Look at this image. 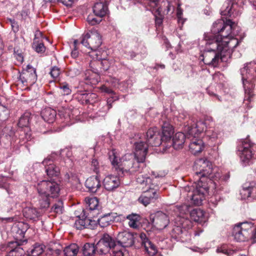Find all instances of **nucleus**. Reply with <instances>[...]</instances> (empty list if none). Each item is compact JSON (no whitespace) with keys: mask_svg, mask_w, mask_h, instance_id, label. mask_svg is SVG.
Returning a JSON list of instances; mask_svg holds the SVG:
<instances>
[{"mask_svg":"<svg viewBox=\"0 0 256 256\" xmlns=\"http://www.w3.org/2000/svg\"><path fill=\"white\" fill-rule=\"evenodd\" d=\"M212 120V118H207L205 120H200L197 122L196 124H194L190 126H188L186 128L188 131V138L190 137L196 138V133H200L204 131L206 132L208 130L207 124L208 121Z\"/></svg>","mask_w":256,"mask_h":256,"instance_id":"17","label":"nucleus"},{"mask_svg":"<svg viewBox=\"0 0 256 256\" xmlns=\"http://www.w3.org/2000/svg\"><path fill=\"white\" fill-rule=\"evenodd\" d=\"M63 208L62 201L58 200L52 206V210L56 214H61L62 212Z\"/></svg>","mask_w":256,"mask_h":256,"instance_id":"48","label":"nucleus"},{"mask_svg":"<svg viewBox=\"0 0 256 256\" xmlns=\"http://www.w3.org/2000/svg\"><path fill=\"white\" fill-rule=\"evenodd\" d=\"M44 252L42 246L39 244H35L29 250H27L28 256H39Z\"/></svg>","mask_w":256,"mask_h":256,"instance_id":"40","label":"nucleus"},{"mask_svg":"<svg viewBox=\"0 0 256 256\" xmlns=\"http://www.w3.org/2000/svg\"><path fill=\"white\" fill-rule=\"evenodd\" d=\"M61 90V94L64 96H68L71 94L72 90L68 84L66 83L62 84L60 86Z\"/></svg>","mask_w":256,"mask_h":256,"instance_id":"51","label":"nucleus"},{"mask_svg":"<svg viewBox=\"0 0 256 256\" xmlns=\"http://www.w3.org/2000/svg\"><path fill=\"white\" fill-rule=\"evenodd\" d=\"M45 166V171L50 178L58 177L60 174V169L50 158H46L42 162Z\"/></svg>","mask_w":256,"mask_h":256,"instance_id":"19","label":"nucleus"},{"mask_svg":"<svg viewBox=\"0 0 256 256\" xmlns=\"http://www.w3.org/2000/svg\"><path fill=\"white\" fill-rule=\"evenodd\" d=\"M254 224L251 222H244L235 225L233 228L232 235L237 242H244L250 238Z\"/></svg>","mask_w":256,"mask_h":256,"instance_id":"8","label":"nucleus"},{"mask_svg":"<svg viewBox=\"0 0 256 256\" xmlns=\"http://www.w3.org/2000/svg\"><path fill=\"white\" fill-rule=\"evenodd\" d=\"M10 114L8 109L0 104V124L8 119Z\"/></svg>","mask_w":256,"mask_h":256,"instance_id":"45","label":"nucleus"},{"mask_svg":"<svg viewBox=\"0 0 256 256\" xmlns=\"http://www.w3.org/2000/svg\"><path fill=\"white\" fill-rule=\"evenodd\" d=\"M96 246L97 252L103 254L108 252L112 248H114L116 244L114 240L108 234H105Z\"/></svg>","mask_w":256,"mask_h":256,"instance_id":"12","label":"nucleus"},{"mask_svg":"<svg viewBox=\"0 0 256 256\" xmlns=\"http://www.w3.org/2000/svg\"><path fill=\"white\" fill-rule=\"evenodd\" d=\"M38 204L41 208H47L50 204V198H56L59 195L60 188L54 180H43L37 185Z\"/></svg>","mask_w":256,"mask_h":256,"instance_id":"4","label":"nucleus"},{"mask_svg":"<svg viewBox=\"0 0 256 256\" xmlns=\"http://www.w3.org/2000/svg\"><path fill=\"white\" fill-rule=\"evenodd\" d=\"M192 228L191 222L188 220L182 221V226H174L171 232L172 238L182 242H186L190 239L188 230Z\"/></svg>","mask_w":256,"mask_h":256,"instance_id":"11","label":"nucleus"},{"mask_svg":"<svg viewBox=\"0 0 256 256\" xmlns=\"http://www.w3.org/2000/svg\"><path fill=\"white\" fill-rule=\"evenodd\" d=\"M91 166L93 171L94 172H96L97 174V175H98V173L100 172V165L96 158H94L92 159Z\"/></svg>","mask_w":256,"mask_h":256,"instance_id":"53","label":"nucleus"},{"mask_svg":"<svg viewBox=\"0 0 256 256\" xmlns=\"http://www.w3.org/2000/svg\"><path fill=\"white\" fill-rule=\"evenodd\" d=\"M60 2L66 6H70L73 4L74 0H60Z\"/></svg>","mask_w":256,"mask_h":256,"instance_id":"62","label":"nucleus"},{"mask_svg":"<svg viewBox=\"0 0 256 256\" xmlns=\"http://www.w3.org/2000/svg\"><path fill=\"white\" fill-rule=\"evenodd\" d=\"M118 242L123 247H130L134 244L133 234L129 232H120L117 236Z\"/></svg>","mask_w":256,"mask_h":256,"instance_id":"22","label":"nucleus"},{"mask_svg":"<svg viewBox=\"0 0 256 256\" xmlns=\"http://www.w3.org/2000/svg\"><path fill=\"white\" fill-rule=\"evenodd\" d=\"M10 22L11 26H12L13 30L14 32L18 31V26L16 22L14 20H10Z\"/></svg>","mask_w":256,"mask_h":256,"instance_id":"63","label":"nucleus"},{"mask_svg":"<svg viewBox=\"0 0 256 256\" xmlns=\"http://www.w3.org/2000/svg\"><path fill=\"white\" fill-rule=\"evenodd\" d=\"M85 186L90 192L93 193L96 192L101 186L99 175L92 176L87 178L85 182Z\"/></svg>","mask_w":256,"mask_h":256,"instance_id":"23","label":"nucleus"},{"mask_svg":"<svg viewBox=\"0 0 256 256\" xmlns=\"http://www.w3.org/2000/svg\"><path fill=\"white\" fill-rule=\"evenodd\" d=\"M56 114V110L50 108H47L42 111L41 116L45 122L52 123L55 120Z\"/></svg>","mask_w":256,"mask_h":256,"instance_id":"29","label":"nucleus"},{"mask_svg":"<svg viewBox=\"0 0 256 256\" xmlns=\"http://www.w3.org/2000/svg\"><path fill=\"white\" fill-rule=\"evenodd\" d=\"M20 245L22 244L17 241L9 242L8 246L12 249L6 256H22L24 252L23 248L20 246Z\"/></svg>","mask_w":256,"mask_h":256,"instance_id":"27","label":"nucleus"},{"mask_svg":"<svg viewBox=\"0 0 256 256\" xmlns=\"http://www.w3.org/2000/svg\"><path fill=\"white\" fill-rule=\"evenodd\" d=\"M139 237L141 240L142 246L144 248L145 251L150 256L154 255L157 252L156 248L148 238L146 234L140 233Z\"/></svg>","mask_w":256,"mask_h":256,"instance_id":"21","label":"nucleus"},{"mask_svg":"<svg viewBox=\"0 0 256 256\" xmlns=\"http://www.w3.org/2000/svg\"><path fill=\"white\" fill-rule=\"evenodd\" d=\"M48 249L54 256H58L62 253V250L56 246V248H50Z\"/></svg>","mask_w":256,"mask_h":256,"instance_id":"59","label":"nucleus"},{"mask_svg":"<svg viewBox=\"0 0 256 256\" xmlns=\"http://www.w3.org/2000/svg\"><path fill=\"white\" fill-rule=\"evenodd\" d=\"M188 138V136L187 134ZM192 139L190 140L189 144V148L190 152L194 154H196L201 152L204 148V144L200 139H196V138L192 137Z\"/></svg>","mask_w":256,"mask_h":256,"instance_id":"24","label":"nucleus"},{"mask_svg":"<svg viewBox=\"0 0 256 256\" xmlns=\"http://www.w3.org/2000/svg\"><path fill=\"white\" fill-rule=\"evenodd\" d=\"M145 138L138 136L130 142L133 144L134 154H126L118 159L112 152L110 156L112 165L115 168L119 175L127 174L134 175L144 172V166L148 144L144 141Z\"/></svg>","mask_w":256,"mask_h":256,"instance_id":"2","label":"nucleus"},{"mask_svg":"<svg viewBox=\"0 0 256 256\" xmlns=\"http://www.w3.org/2000/svg\"><path fill=\"white\" fill-rule=\"evenodd\" d=\"M195 171L194 180L197 182L202 180L204 182H206L208 180L212 183L211 178L213 177L212 174V164L204 158L196 160L193 166Z\"/></svg>","mask_w":256,"mask_h":256,"instance_id":"5","label":"nucleus"},{"mask_svg":"<svg viewBox=\"0 0 256 256\" xmlns=\"http://www.w3.org/2000/svg\"><path fill=\"white\" fill-rule=\"evenodd\" d=\"M30 114L28 112L24 113L20 118L18 125L20 130L28 128Z\"/></svg>","mask_w":256,"mask_h":256,"instance_id":"42","label":"nucleus"},{"mask_svg":"<svg viewBox=\"0 0 256 256\" xmlns=\"http://www.w3.org/2000/svg\"><path fill=\"white\" fill-rule=\"evenodd\" d=\"M86 228L94 230L96 227L98 222L97 220H92L89 218H86Z\"/></svg>","mask_w":256,"mask_h":256,"instance_id":"54","label":"nucleus"},{"mask_svg":"<svg viewBox=\"0 0 256 256\" xmlns=\"http://www.w3.org/2000/svg\"><path fill=\"white\" fill-rule=\"evenodd\" d=\"M80 43L93 51H96L102 44L101 36L98 30L92 29L82 35Z\"/></svg>","mask_w":256,"mask_h":256,"instance_id":"9","label":"nucleus"},{"mask_svg":"<svg viewBox=\"0 0 256 256\" xmlns=\"http://www.w3.org/2000/svg\"><path fill=\"white\" fill-rule=\"evenodd\" d=\"M84 213L83 215L80 216H78V218L76 220L74 226L78 230H82L84 228H86V224L87 222H86V218H88L87 216H85V212L84 210L82 211Z\"/></svg>","mask_w":256,"mask_h":256,"instance_id":"41","label":"nucleus"},{"mask_svg":"<svg viewBox=\"0 0 256 256\" xmlns=\"http://www.w3.org/2000/svg\"><path fill=\"white\" fill-rule=\"evenodd\" d=\"M96 252V246L93 244L86 243L82 248V253L84 256H93Z\"/></svg>","mask_w":256,"mask_h":256,"instance_id":"34","label":"nucleus"},{"mask_svg":"<svg viewBox=\"0 0 256 256\" xmlns=\"http://www.w3.org/2000/svg\"><path fill=\"white\" fill-rule=\"evenodd\" d=\"M86 20L89 24L92 26H94L99 24L102 21V18H94L92 15H89Z\"/></svg>","mask_w":256,"mask_h":256,"instance_id":"52","label":"nucleus"},{"mask_svg":"<svg viewBox=\"0 0 256 256\" xmlns=\"http://www.w3.org/2000/svg\"><path fill=\"white\" fill-rule=\"evenodd\" d=\"M217 252L224 254L228 256H232L236 252V250L228 249L226 245H222L220 247H218L216 250Z\"/></svg>","mask_w":256,"mask_h":256,"instance_id":"47","label":"nucleus"},{"mask_svg":"<svg viewBox=\"0 0 256 256\" xmlns=\"http://www.w3.org/2000/svg\"><path fill=\"white\" fill-rule=\"evenodd\" d=\"M93 12L97 17L102 18L108 12V6L106 2H96L93 6Z\"/></svg>","mask_w":256,"mask_h":256,"instance_id":"26","label":"nucleus"},{"mask_svg":"<svg viewBox=\"0 0 256 256\" xmlns=\"http://www.w3.org/2000/svg\"><path fill=\"white\" fill-rule=\"evenodd\" d=\"M20 139L22 141L29 140L31 139V133L29 128H24L18 130Z\"/></svg>","mask_w":256,"mask_h":256,"instance_id":"44","label":"nucleus"},{"mask_svg":"<svg viewBox=\"0 0 256 256\" xmlns=\"http://www.w3.org/2000/svg\"><path fill=\"white\" fill-rule=\"evenodd\" d=\"M5 139L12 144V141L15 140V133L12 130L11 126H6L4 128L1 134V140L4 141Z\"/></svg>","mask_w":256,"mask_h":256,"instance_id":"31","label":"nucleus"},{"mask_svg":"<svg viewBox=\"0 0 256 256\" xmlns=\"http://www.w3.org/2000/svg\"><path fill=\"white\" fill-rule=\"evenodd\" d=\"M112 252L113 256H124V254L121 250H112Z\"/></svg>","mask_w":256,"mask_h":256,"instance_id":"64","label":"nucleus"},{"mask_svg":"<svg viewBox=\"0 0 256 256\" xmlns=\"http://www.w3.org/2000/svg\"><path fill=\"white\" fill-rule=\"evenodd\" d=\"M24 216L27 219L36 220L40 216V212L34 208L26 207L23 210Z\"/></svg>","mask_w":256,"mask_h":256,"instance_id":"30","label":"nucleus"},{"mask_svg":"<svg viewBox=\"0 0 256 256\" xmlns=\"http://www.w3.org/2000/svg\"><path fill=\"white\" fill-rule=\"evenodd\" d=\"M146 142L149 146H158L162 144V135L157 128L148 129L146 134Z\"/></svg>","mask_w":256,"mask_h":256,"instance_id":"16","label":"nucleus"},{"mask_svg":"<svg viewBox=\"0 0 256 256\" xmlns=\"http://www.w3.org/2000/svg\"><path fill=\"white\" fill-rule=\"evenodd\" d=\"M60 70L58 67L54 66H53L50 70V72L52 77L54 78H57L60 74Z\"/></svg>","mask_w":256,"mask_h":256,"instance_id":"55","label":"nucleus"},{"mask_svg":"<svg viewBox=\"0 0 256 256\" xmlns=\"http://www.w3.org/2000/svg\"><path fill=\"white\" fill-rule=\"evenodd\" d=\"M222 201V200L219 196H214L212 197L210 200V202L214 206H216L218 204V203Z\"/></svg>","mask_w":256,"mask_h":256,"instance_id":"57","label":"nucleus"},{"mask_svg":"<svg viewBox=\"0 0 256 256\" xmlns=\"http://www.w3.org/2000/svg\"><path fill=\"white\" fill-rule=\"evenodd\" d=\"M190 215L194 221L200 224L204 223L206 221L204 212L200 208L194 210Z\"/></svg>","mask_w":256,"mask_h":256,"instance_id":"32","label":"nucleus"},{"mask_svg":"<svg viewBox=\"0 0 256 256\" xmlns=\"http://www.w3.org/2000/svg\"><path fill=\"white\" fill-rule=\"evenodd\" d=\"M120 182L118 177L110 174L105 177L103 180V184L108 191H114L120 185Z\"/></svg>","mask_w":256,"mask_h":256,"instance_id":"20","label":"nucleus"},{"mask_svg":"<svg viewBox=\"0 0 256 256\" xmlns=\"http://www.w3.org/2000/svg\"><path fill=\"white\" fill-rule=\"evenodd\" d=\"M162 10V8H158L154 12H153L155 17L156 26H160L162 23L164 16L161 14Z\"/></svg>","mask_w":256,"mask_h":256,"instance_id":"46","label":"nucleus"},{"mask_svg":"<svg viewBox=\"0 0 256 256\" xmlns=\"http://www.w3.org/2000/svg\"><path fill=\"white\" fill-rule=\"evenodd\" d=\"M76 98L82 104H92L97 100L98 96L95 93L78 90L75 94Z\"/></svg>","mask_w":256,"mask_h":256,"instance_id":"18","label":"nucleus"},{"mask_svg":"<svg viewBox=\"0 0 256 256\" xmlns=\"http://www.w3.org/2000/svg\"><path fill=\"white\" fill-rule=\"evenodd\" d=\"M250 238H251L253 243L256 242V228L254 230H252Z\"/></svg>","mask_w":256,"mask_h":256,"instance_id":"61","label":"nucleus"},{"mask_svg":"<svg viewBox=\"0 0 256 256\" xmlns=\"http://www.w3.org/2000/svg\"><path fill=\"white\" fill-rule=\"evenodd\" d=\"M234 23L228 20L226 23L221 20L215 22L213 24L212 31L214 33L220 34L212 38L206 36V48L202 56L203 57L204 62L210 66L216 67L220 61L226 62L227 58H230L232 54L231 44L236 43L233 48L238 44L237 39L231 38L230 33L224 34V30L231 31L233 28Z\"/></svg>","mask_w":256,"mask_h":256,"instance_id":"1","label":"nucleus"},{"mask_svg":"<svg viewBox=\"0 0 256 256\" xmlns=\"http://www.w3.org/2000/svg\"><path fill=\"white\" fill-rule=\"evenodd\" d=\"M240 71L246 93L244 102L248 106H249L248 102L252 101L254 94H252L250 90L247 92L245 82H248V78H250L254 74H256V62H250L244 64V67L241 68Z\"/></svg>","mask_w":256,"mask_h":256,"instance_id":"6","label":"nucleus"},{"mask_svg":"<svg viewBox=\"0 0 256 256\" xmlns=\"http://www.w3.org/2000/svg\"><path fill=\"white\" fill-rule=\"evenodd\" d=\"M150 219L153 226L159 230L166 228L170 222L168 215L161 211H158L151 214Z\"/></svg>","mask_w":256,"mask_h":256,"instance_id":"13","label":"nucleus"},{"mask_svg":"<svg viewBox=\"0 0 256 256\" xmlns=\"http://www.w3.org/2000/svg\"><path fill=\"white\" fill-rule=\"evenodd\" d=\"M240 12L241 10L238 2L232 0H226L223 5L220 14L222 16L235 18Z\"/></svg>","mask_w":256,"mask_h":256,"instance_id":"14","label":"nucleus"},{"mask_svg":"<svg viewBox=\"0 0 256 256\" xmlns=\"http://www.w3.org/2000/svg\"><path fill=\"white\" fill-rule=\"evenodd\" d=\"M86 209L92 210H96L98 207V200L97 198H86L85 199Z\"/></svg>","mask_w":256,"mask_h":256,"instance_id":"37","label":"nucleus"},{"mask_svg":"<svg viewBox=\"0 0 256 256\" xmlns=\"http://www.w3.org/2000/svg\"><path fill=\"white\" fill-rule=\"evenodd\" d=\"M79 251L78 246L75 244H72L66 246L63 250L64 256H76Z\"/></svg>","mask_w":256,"mask_h":256,"instance_id":"36","label":"nucleus"},{"mask_svg":"<svg viewBox=\"0 0 256 256\" xmlns=\"http://www.w3.org/2000/svg\"><path fill=\"white\" fill-rule=\"evenodd\" d=\"M80 70L78 68H72L70 69L68 71V76L72 78L75 77L80 74Z\"/></svg>","mask_w":256,"mask_h":256,"instance_id":"56","label":"nucleus"},{"mask_svg":"<svg viewBox=\"0 0 256 256\" xmlns=\"http://www.w3.org/2000/svg\"><path fill=\"white\" fill-rule=\"evenodd\" d=\"M126 218L129 220L128 226L134 228H138V222L140 220V216L136 214H132L126 216Z\"/></svg>","mask_w":256,"mask_h":256,"instance_id":"39","label":"nucleus"},{"mask_svg":"<svg viewBox=\"0 0 256 256\" xmlns=\"http://www.w3.org/2000/svg\"><path fill=\"white\" fill-rule=\"evenodd\" d=\"M112 220V218L110 213L100 216L97 220L98 224L102 228H105L109 226Z\"/></svg>","mask_w":256,"mask_h":256,"instance_id":"43","label":"nucleus"},{"mask_svg":"<svg viewBox=\"0 0 256 256\" xmlns=\"http://www.w3.org/2000/svg\"><path fill=\"white\" fill-rule=\"evenodd\" d=\"M186 138V135L182 132L176 133L172 138V146L176 150L182 148L185 142Z\"/></svg>","mask_w":256,"mask_h":256,"instance_id":"28","label":"nucleus"},{"mask_svg":"<svg viewBox=\"0 0 256 256\" xmlns=\"http://www.w3.org/2000/svg\"><path fill=\"white\" fill-rule=\"evenodd\" d=\"M20 80L23 84L29 83L30 84H34L37 80L36 69L30 64L26 66L20 75Z\"/></svg>","mask_w":256,"mask_h":256,"instance_id":"15","label":"nucleus"},{"mask_svg":"<svg viewBox=\"0 0 256 256\" xmlns=\"http://www.w3.org/2000/svg\"><path fill=\"white\" fill-rule=\"evenodd\" d=\"M218 134L214 129H208L206 130V135L212 142H214L218 137Z\"/></svg>","mask_w":256,"mask_h":256,"instance_id":"49","label":"nucleus"},{"mask_svg":"<svg viewBox=\"0 0 256 256\" xmlns=\"http://www.w3.org/2000/svg\"><path fill=\"white\" fill-rule=\"evenodd\" d=\"M151 177L140 174L136 178L138 184L146 186V190L142 194L138 199V202L144 206L156 200L160 196L158 176H154V172H152Z\"/></svg>","mask_w":256,"mask_h":256,"instance_id":"3","label":"nucleus"},{"mask_svg":"<svg viewBox=\"0 0 256 256\" xmlns=\"http://www.w3.org/2000/svg\"><path fill=\"white\" fill-rule=\"evenodd\" d=\"M173 133L172 126L168 122H164L162 126V142L170 140Z\"/></svg>","mask_w":256,"mask_h":256,"instance_id":"33","label":"nucleus"},{"mask_svg":"<svg viewBox=\"0 0 256 256\" xmlns=\"http://www.w3.org/2000/svg\"><path fill=\"white\" fill-rule=\"evenodd\" d=\"M194 187L195 189L190 196L192 203L196 206L200 205L204 198L205 195L208 192V184L207 182H204L201 180L200 182H195Z\"/></svg>","mask_w":256,"mask_h":256,"instance_id":"10","label":"nucleus"},{"mask_svg":"<svg viewBox=\"0 0 256 256\" xmlns=\"http://www.w3.org/2000/svg\"><path fill=\"white\" fill-rule=\"evenodd\" d=\"M240 142V144L238 146V154L240 156L241 161L246 165L253 158L256 145L250 142L248 138L242 140Z\"/></svg>","mask_w":256,"mask_h":256,"instance_id":"7","label":"nucleus"},{"mask_svg":"<svg viewBox=\"0 0 256 256\" xmlns=\"http://www.w3.org/2000/svg\"><path fill=\"white\" fill-rule=\"evenodd\" d=\"M100 90L102 92H106L108 94L114 95L115 94L114 91H113L110 88L107 87L106 86L103 85L100 88Z\"/></svg>","mask_w":256,"mask_h":256,"instance_id":"60","label":"nucleus"},{"mask_svg":"<svg viewBox=\"0 0 256 256\" xmlns=\"http://www.w3.org/2000/svg\"><path fill=\"white\" fill-rule=\"evenodd\" d=\"M248 82H245V84H248L250 82H252V83H254V82H256V74H254L253 75V76H252L250 78H248ZM253 84H252V87ZM246 90H247V92H248V90H250L251 92H252V94H253L252 88H248L246 86Z\"/></svg>","mask_w":256,"mask_h":256,"instance_id":"58","label":"nucleus"},{"mask_svg":"<svg viewBox=\"0 0 256 256\" xmlns=\"http://www.w3.org/2000/svg\"><path fill=\"white\" fill-rule=\"evenodd\" d=\"M96 64L97 66H99L100 67V72H105L107 70L109 67V63L108 60H102V61H96Z\"/></svg>","mask_w":256,"mask_h":256,"instance_id":"50","label":"nucleus"},{"mask_svg":"<svg viewBox=\"0 0 256 256\" xmlns=\"http://www.w3.org/2000/svg\"><path fill=\"white\" fill-rule=\"evenodd\" d=\"M26 232V230L20 229L19 226H16L12 228V232L16 233L15 236L16 241L18 243L22 244V245L24 244V243L26 242H27L26 240H22V238H24Z\"/></svg>","mask_w":256,"mask_h":256,"instance_id":"38","label":"nucleus"},{"mask_svg":"<svg viewBox=\"0 0 256 256\" xmlns=\"http://www.w3.org/2000/svg\"><path fill=\"white\" fill-rule=\"evenodd\" d=\"M252 186L250 184H244L240 190V195L242 200H246L250 196L251 194L254 190Z\"/></svg>","mask_w":256,"mask_h":256,"instance_id":"35","label":"nucleus"},{"mask_svg":"<svg viewBox=\"0 0 256 256\" xmlns=\"http://www.w3.org/2000/svg\"><path fill=\"white\" fill-rule=\"evenodd\" d=\"M42 36V33L37 30L35 33V38L34 39V42L32 44L33 49L38 54H43L46 51V46H44V43L40 42L39 38Z\"/></svg>","mask_w":256,"mask_h":256,"instance_id":"25","label":"nucleus"}]
</instances>
